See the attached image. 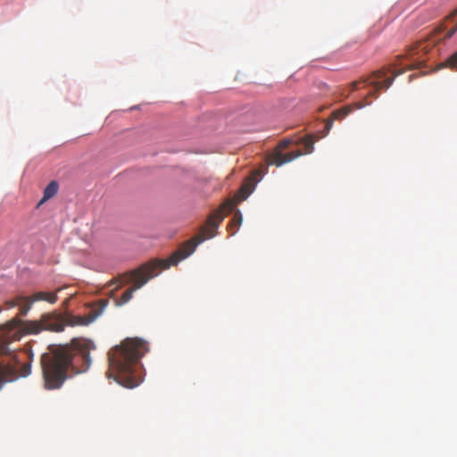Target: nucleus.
<instances>
[{"label":"nucleus","mask_w":457,"mask_h":457,"mask_svg":"<svg viewBox=\"0 0 457 457\" xmlns=\"http://www.w3.org/2000/svg\"><path fill=\"white\" fill-rule=\"evenodd\" d=\"M236 206L232 200H227L220 207L210 214L206 222L201 227L199 233L191 239L184 242L178 250H176L168 259L154 260L145 263L130 273H125L113 282L117 284L114 289H118L123 285L133 283V286L125 290L121 297L117 300V305L127 303L133 296L136 290L142 287L149 279L158 275L160 270H166L171 265H177L180 261L192 254L196 246L206 239L216 236L219 226L224 219L223 212H231Z\"/></svg>","instance_id":"f257e3e1"},{"label":"nucleus","mask_w":457,"mask_h":457,"mask_svg":"<svg viewBox=\"0 0 457 457\" xmlns=\"http://www.w3.org/2000/svg\"><path fill=\"white\" fill-rule=\"evenodd\" d=\"M91 341L73 338L70 344L54 345L42 355L45 386L48 389L60 388L73 375L85 372L91 365Z\"/></svg>","instance_id":"f03ea898"},{"label":"nucleus","mask_w":457,"mask_h":457,"mask_svg":"<svg viewBox=\"0 0 457 457\" xmlns=\"http://www.w3.org/2000/svg\"><path fill=\"white\" fill-rule=\"evenodd\" d=\"M147 351L145 341L126 338L108 353V377L125 387L137 386L142 381L139 360Z\"/></svg>","instance_id":"7ed1b4c3"},{"label":"nucleus","mask_w":457,"mask_h":457,"mask_svg":"<svg viewBox=\"0 0 457 457\" xmlns=\"http://www.w3.org/2000/svg\"><path fill=\"white\" fill-rule=\"evenodd\" d=\"M96 309L84 316L62 314L56 312L43 314L39 320L30 321V334H37L42 330L61 332L66 326H87L103 313L108 305V300L101 299L96 303Z\"/></svg>","instance_id":"20e7f679"},{"label":"nucleus","mask_w":457,"mask_h":457,"mask_svg":"<svg viewBox=\"0 0 457 457\" xmlns=\"http://www.w3.org/2000/svg\"><path fill=\"white\" fill-rule=\"evenodd\" d=\"M424 61H413L401 70L396 71L397 64L394 67H383L380 70L375 71L368 78H363L361 80H355L350 84V91H355L359 88L360 84L369 85L372 87V90L368 93V96L378 97L380 90H386L394 82L395 77L403 74L405 71L420 69ZM401 65V62H398Z\"/></svg>","instance_id":"39448f33"},{"label":"nucleus","mask_w":457,"mask_h":457,"mask_svg":"<svg viewBox=\"0 0 457 457\" xmlns=\"http://www.w3.org/2000/svg\"><path fill=\"white\" fill-rule=\"evenodd\" d=\"M445 29V24H442L437 29H436L434 32L430 34L425 40L416 42L413 46H411L408 50V54L411 58H413L415 55H418L420 58L422 54H428L440 41L452 37L457 31V20L454 25L449 29L445 33V35L441 36Z\"/></svg>","instance_id":"423d86ee"},{"label":"nucleus","mask_w":457,"mask_h":457,"mask_svg":"<svg viewBox=\"0 0 457 457\" xmlns=\"http://www.w3.org/2000/svg\"><path fill=\"white\" fill-rule=\"evenodd\" d=\"M292 143L291 139L282 140L277 148L268 155L267 162L269 164L276 165L278 167L290 162L295 158L301 156L303 153L300 150L293 151L287 154H283L282 151L287 149Z\"/></svg>","instance_id":"0eeeda50"},{"label":"nucleus","mask_w":457,"mask_h":457,"mask_svg":"<svg viewBox=\"0 0 457 457\" xmlns=\"http://www.w3.org/2000/svg\"><path fill=\"white\" fill-rule=\"evenodd\" d=\"M368 97L369 96L367 95L364 103L356 102L353 105H345L338 110L334 111L331 113V119L328 120L326 122L325 129H327V131H329V129H331L334 120H341L346 117L353 111V108L361 109L365 105L370 104V102L367 100Z\"/></svg>","instance_id":"6e6552de"},{"label":"nucleus","mask_w":457,"mask_h":457,"mask_svg":"<svg viewBox=\"0 0 457 457\" xmlns=\"http://www.w3.org/2000/svg\"><path fill=\"white\" fill-rule=\"evenodd\" d=\"M58 300V296L54 292L39 291L30 294V305L35 302L46 301L54 303Z\"/></svg>","instance_id":"1a4fd4ad"},{"label":"nucleus","mask_w":457,"mask_h":457,"mask_svg":"<svg viewBox=\"0 0 457 457\" xmlns=\"http://www.w3.org/2000/svg\"><path fill=\"white\" fill-rule=\"evenodd\" d=\"M59 189V185L57 181L52 180L44 189V195L42 199L37 203V208L42 205L45 202L54 197Z\"/></svg>","instance_id":"9d476101"},{"label":"nucleus","mask_w":457,"mask_h":457,"mask_svg":"<svg viewBox=\"0 0 457 457\" xmlns=\"http://www.w3.org/2000/svg\"><path fill=\"white\" fill-rule=\"evenodd\" d=\"M314 141L315 139L312 135L301 139V143L303 145L306 154L312 153L314 149Z\"/></svg>","instance_id":"9b49d317"},{"label":"nucleus","mask_w":457,"mask_h":457,"mask_svg":"<svg viewBox=\"0 0 457 457\" xmlns=\"http://www.w3.org/2000/svg\"><path fill=\"white\" fill-rule=\"evenodd\" d=\"M444 66L457 69V51L446 59Z\"/></svg>","instance_id":"f8f14e48"},{"label":"nucleus","mask_w":457,"mask_h":457,"mask_svg":"<svg viewBox=\"0 0 457 457\" xmlns=\"http://www.w3.org/2000/svg\"><path fill=\"white\" fill-rule=\"evenodd\" d=\"M242 214L241 212L237 210L234 213V216H233V219L230 222V226H235V227H239L242 223Z\"/></svg>","instance_id":"ddd939ff"},{"label":"nucleus","mask_w":457,"mask_h":457,"mask_svg":"<svg viewBox=\"0 0 457 457\" xmlns=\"http://www.w3.org/2000/svg\"><path fill=\"white\" fill-rule=\"evenodd\" d=\"M455 16H457V8L453 12H452V13L446 18V20L448 21L450 19L454 18Z\"/></svg>","instance_id":"4468645a"},{"label":"nucleus","mask_w":457,"mask_h":457,"mask_svg":"<svg viewBox=\"0 0 457 457\" xmlns=\"http://www.w3.org/2000/svg\"><path fill=\"white\" fill-rule=\"evenodd\" d=\"M241 190H242V191H244V192L245 193V195H248L250 194V190H248V189L246 188V186H245V185H244V186L242 187Z\"/></svg>","instance_id":"2eb2a0df"},{"label":"nucleus","mask_w":457,"mask_h":457,"mask_svg":"<svg viewBox=\"0 0 457 457\" xmlns=\"http://www.w3.org/2000/svg\"><path fill=\"white\" fill-rule=\"evenodd\" d=\"M7 304L9 305V307H12V306H14L16 303H13V302H9V303H7Z\"/></svg>","instance_id":"dca6fc26"},{"label":"nucleus","mask_w":457,"mask_h":457,"mask_svg":"<svg viewBox=\"0 0 457 457\" xmlns=\"http://www.w3.org/2000/svg\"><path fill=\"white\" fill-rule=\"evenodd\" d=\"M27 307H28V300H26L24 303V307H23L24 312H26Z\"/></svg>","instance_id":"f3484780"},{"label":"nucleus","mask_w":457,"mask_h":457,"mask_svg":"<svg viewBox=\"0 0 457 457\" xmlns=\"http://www.w3.org/2000/svg\"><path fill=\"white\" fill-rule=\"evenodd\" d=\"M399 58H405V55H400Z\"/></svg>","instance_id":"a211bd4d"}]
</instances>
